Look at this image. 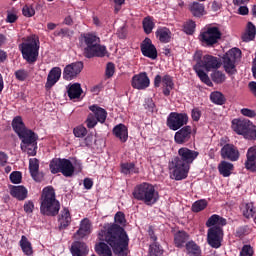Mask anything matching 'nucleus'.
<instances>
[{
	"instance_id": "412c9836",
	"label": "nucleus",
	"mask_w": 256,
	"mask_h": 256,
	"mask_svg": "<svg viewBox=\"0 0 256 256\" xmlns=\"http://www.w3.org/2000/svg\"><path fill=\"white\" fill-rule=\"evenodd\" d=\"M12 129L18 135L19 139L33 132V130L28 129L27 126H25V122H23V118L21 116H16L13 118Z\"/></svg>"
},
{
	"instance_id": "338daca9",
	"label": "nucleus",
	"mask_w": 256,
	"mask_h": 256,
	"mask_svg": "<svg viewBox=\"0 0 256 256\" xmlns=\"http://www.w3.org/2000/svg\"><path fill=\"white\" fill-rule=\"evenodd\" d=\"M19 17L11 12H8L7 17H6V23H15Z\"/></svg>"
},
{
	"instance_id": "864d4df0",
	"label": "nucleus",
	"mask_w": 256,
	"mask_h": 256,
	"mask_svg": "<svg viewBox=\"0 0 256 256\" xmlns=\"http://www.w3.org/2000/svg\"><path fill=\"white\" fill-rule=\"evenodd\" d=\"M14 75L17 81H26V79L29 77V71L25 69H19L15 71Z\"/></svg>"
},
{
	"instance_id": "e2e57ef3",
	"label": "nucleus",
	"mask_w": 256,
	"mask_h": 256,
	"mask_svg": "<svg viewBox=\"0 0 256 256\" xmlns=\"http://www.w3.org/2000/svg\"><path fill=\"white\" fill-rule=\"evenodd\" d=\"M240 113L242 115H244V117H250V118H253V117H256V113L254 110H251L249 108H242L240 110Z\"/></svg>"
},
{
	"instance_id": "13d9d810",
	"label": "nucleus",
	"mask_w": 256,
	"mask_h": 256,
	"mask_svg": "<svg viewBox=\"0 0 256 256\" xmlns=\"http://www.w3.org/2000/svg\"><path fill=\"white\" fill-rule=\"evenodd\" d=\"M244 139L256 141V126H254L253 124L250 125V128Z\"/></svg>"
},
{
	"instance_id": "2f4dec72",
	"label": "nucleus",
	"mask_w": 256,
	"mask_h": 256,
	"mask_svg": "<svg viewBox=\"0 0 256 256\" xmlns=\"http://www.w3.org/2000/svg\"><path fill=\"white\" fill-rule=\"evenodd\" d=\"M225 225H227V219H225L217 214H213L206 221V227H209V228L221 227V229H223V227H225Z\"/></svg>"
},
{
	"instance_id": "6e6d98bb",
	"label": "nucleus",
	"mask_w": 256,
	"mask_h": 256,
	"mask_svg": "<svg viewBox=\"0 0 256 256\" xmlns=\"http://www.w3.org/2000/svg\"><path fill=\"white\" fill-rule=\"evenodd\" d=\"M22 15L24 17H33L35 15V8L32 5H25L22 8Z\"/></svg>"
},
{
	"instance_id": "a19ab883",
	"label": "nucleus",
	"mask_w": 256,
	"mask_h": 256,
	"mask_svg": "<svg viewBox=\"0 0 256 256\" xmlns=\"http://www.w3.org/2000/svg\"><path fill=\"white\" fill-rule=\"evenodd\" d=\"M256 35V27L253 25V22H248L246 33L242 35V41L244 43H249V41H253Z\"/></svg>"
},
{
	"instance_id": "c756f323",
	"label": "nucleus",
	"mask_w": 256,
	"mask_h": 256,
	"mask_svg": "<svg viewBox=\"0 0 256 256\" xmlns=\"http://www.w3.org/2000/svg\"><path fill=\"white\" fill-rule=\"evenodd\" d=\"M189 241V234L183 230H179L174 234V245L178 249H183Z\"/></svg>"
},
{
	"instance_id": "f03ea898",
	"label": "nucleus",
	"mask_w": 256,
	"mask_h": 256,
	"mask_svg": "<svg viewBox=\"0 0 256 256\" xmlns=\"http://www.w3.org/2000/svg\"><path fill=\"white\" fill-rule=\"evenodd\" d=\"M199 157V151L191 150L188 147H181L176 156L168 162L169 175L175 181H183L189 177L191 165Z\"/></svg>"
},
{
	"instance_id": "a211bd4d",
	"label": "nucleus",
	"mask_w": 256,
	"mask_h": 256,
	"mask_svg": "<svg viewBox=\"0 0 256 256\" xmlns=\"http://www.w3.org/2000/svg\"><path fill=\"white\" fill-rule=\"evenodd\" d=\"M192 135L193 128H191V126L185 125L178 129V131L175 133L174 141L177 143V145H185V143H189V141H191Z\"/></svg>"
},
{
	"instance_id": "f3484780",
	"label": "nucleus",
	"mask_w": 256,
	"mask_h": 256,
	"mask_svg": "<svg viewBox=\"0 0 256 256\" xmlns=\"http://www.w3.org/2000/svg\"><path fill=\"white\" fill-rule=\"evenodd\" d=\"M131 85L133 89L143 91L151 85V80L149 79V76H147V72H140L132 77Z\"/></svg>"
},
{
	"instance_id": "c85d7f7f",
	"label": "nucleus",
	"mask_w": 256,
	"mask_h": 256,
	"mask_svg": "<svg viewBox=\"0 0 256 256\" xmlns=\"http://www.w3.org/2000/svg\"><path fill=\"white\" fill-rule=\"evenodd\" d=\"M59 229H67L71 225V212L69 208H63L58 218Z\"/></svg>"
},
{
	"instance_id": "bf43d9fd",
	"label": "nucleus",
	"mask_w": 256,
	"mask_h": 256,
	"mask_svg": "<svg viewBox=\"0 0 256 256\" xmlns=\"http://www.w3.org/2000/svg\"><path fill=\"white\" fill-rule=\"evenodd\" d=\"M144 109H147L148 111H151L153 113V110L155 109V102L153 101V98L145 99Z\"/></svg>"
},
{
	"instance_id": "b1692460",
	"label": "nucleus",
	"mask_w": 256,
	"mask_h": 256,
	"mask_svg": "<svg viewBox=\"0 0 256 256\" xmlns=\"http://www.w3.org/2000/svg\"><path fill=\"white\" fill-rule=\"evenodd\" d=\"M29 172L37 183H41L43 181V174L39 172V159L37 158H30L29 159Z\"/></svg>"
},
{
	"instance_id": "5701e85b",
	"label": "nucleus",
	"mask_w": 256,
	"mask_h": 256,
	"mask_svg": "<svg viewBox=\"0 0 256 256\" xmlns=\"http://www.w3.org/2000/svg\"><path fill=\"white\" fill-rule=\"evenodd\" d=\"M245 169L250 173H256V146H252L247 150Z\"/></svg>"
},
{
	"instance_id": "f257e3e1",
	"label": "nucleus",
	"mask_w": 256,
	"mask_h": 256,
	"mask_svg": "<svg viewBox=\"0 0 256 256\" xmlns=\"http://www.w3.org/2000/svg\"><path fill=\"white\" fill-rule=\"evenodd\" d=\"M98 240L101 242L95 245V252L99 256L129 255V235L120 225L105 223L98 231Z\"/></svg>"
},
{
	"instance_id": "473e14b6",
	"label": "nucleus",
	"mask_w": 256,
	"mask_h": 256,
	"mask_svg": "<svg viewBox=\"0 0 256 256\" xmlns=\"http://www.w3.org/2000/svg\"><path fill=\"white\" fill-rule=\"evenodd\" d=\"M160 43H171V30L167 27H159L155 32Z\"/></svg>"
},
{
	"instance_id": "774afa93",
	"label": "nucleus",
	"mask_w": 256,
	"mask_h": 256,
	"mask_svg": "<svg viewBox=\"0 0 256 256\" xmlns=\"http://www.w3.org/2000/svg\"><path fill=\"white\" fill-rule=\"evenodd\" d=\"M74 24L75 21H73V17L71 15L66 16L62 22V25H67L68 27H72Z\"/></svg>"
},
{
	"instance_id": "052dcab7",
	"label": "nucleus",
	"mask_w": 256,
	"mask_h": 256,
	"mask_svg": "<svg viewBox=\"0 0 256 256\" xmlns=\"http://www.w3.org/2000/svg\"><path fill=\"white\" fill-rule=\"evenodd\" d=\"M240 256H253V247H251V245L243 246L240 251Z\"/></svg>"
},
{
	"instance_id": "39448f33",
	"label": "nucleus",
	"mask_w": 256,
	"mask_h": 256,
	"mask_svg": "<svg viewBox=\"0 0 256 256\" xmlns=\"http://www.w3.org/2000/svg\"><path fill=\"white\" fill-rule=\"evenodd\" d=\"M132 195L136 201H142V203L148 207H153V205L159 201V191L149 182L136 185Z\"/></svg>"
},
{
	"instance_id": "09e8293b",
	"label": "nucleus",
	"mask_w": 256,
	"mask_h": 256,
	"mask_svg": "<svg viewBox=\"0 0 256 256\" xmlns=\"http://www.w3.org/2000/svg\"><path fill=\"white\" fill-rule=\"evenodd\" d=\"M197 25L195 24V21L189 20L183 25V31L186 33V35H193L195 33V27Z\"/></svg>"
},
{
	"instance_id": "a18cd8bd",
	"label": "nucleus",
	"mask_w": 256,
	"mask_h": 256,
	"mask_svg": "<svg viewBox=\"0 0 256 256\" xmlns=\"http://www.w3.org/2000/svg\"><path fill=\"white\" fill-rule=\"evenodd\" d=\"M73 30L65 27V28H61L60 30H56L54 31L53 35L54 37H61V39H71V37H73Z\"/></svg>"
},
{
	"instance_id": "58836bf2",
	"label": "nucleus",
	"mask_w": 256,
	"mask_h": 256,
	"mask_svg": "<svg viewBox=\"0 0 256 256\" xmlns=\"http://www.w3.org/2000/svg\"><path fill=\"white\" fill-rule=\"evenodd\" d=\"M69 99H79L81 97V94L83 93V89L81 88V84L74 83L70 85V87L67 90Z\"/></svg>"
},
{
	"instance_id": "9b49d317",
	"label": "nucleus",
	"mask_w": 256,
	"mask_h": 256,
	"mask_svg": "<svg viewBox=\"0 0 256 256\" xmlns=\"http://www.w3.org/2000/svg\"><path fill=\"white\" fill-rule=\"evenodd\" d=\"M241 57V49L232 48L222 58L223 67L228 75H235L237 73V60Z\"/></svg>"
},
{
	"instance_id": "8fccbe9b",
	"label": "nucleus",
	"mask_w": 256,
	"mask_h": 256,
	"mask_svg": "<svg viewBox=\"0 0 256 256\" xmlns=\"http://www.w3.org/2000/svg\"><path fill=\"white\" fill-rule=\"evenodd\" d=\"M149 253L151 256H161L163 255V249L159 244H157V242H154L150 245Z\"/></svg>"
},
{
	"instance_id": "2eb2a0df",
	"label": "nucleus",
	"mask_w": 256,
	"mask_h": 256,
	"mask_svg": "<svg viewBox=\"0 0 256 256\" xmlns=\"http://www.w3.org/2000/svg\"><path fill=\"white\" fill-rule=\"evenodd\" d=\"M220 155L222 159L232 162L239 161V157H241L239 149L233 144H225L220 150Z\"/></svg>"
},
{
	"instance_id": "de8ad7c7",
	"label": "nucleus",
	"mask_w": 256,
	"mask_h": 256,
	"mask_svg": "<svg viewBox=\"0 0 256 256\" xmlns=\"http://www.w3.org/2000/svg\"><path fill=\"white\" fill-rule=\"evenodd\" d=\"M204 209H207V200H197L192 204L193 213H200Z\"/></svg>"
},
{
	"instance_id": "0e129e2a",
	"label": "nucleus",
	"mask_w": 256,
	"mask_h": 256,
	"mask_svg": "<svg viewBox=\"0 0 256 256\" xmlns=\"http://www.w3.org/2000/svg\"><path fill=\"white\" fill-rule=\"evenodd\" d=\"M7 161H9L7 153L0 151V167H5V165H7Z\"/></svg>"
},
{
	"instance_id": "1a4fd4ad",
	"label": "nucleus",
	"mask_w": 256,
	"mask_h": 256,
	"mask_svg": "<svg viewBox=\"0 0 256 256\" xmlns=\"http://www.w3.org/2000/svg\"><path fill=\"white\" fill-rule=\"evenodd\" d=\"M20 148L23 153H27L28 157H35L37 155V141L39 139V135L35 133L34 131L29 132V134H26L25 136H22L19 138Z\"/></svg>"
},
{
	"instance_id": "603ef678",
	"label": "nucleus",
	"mask_w": 256,
	"mask_h": 256,
	"mask_svg": "<svg viewBox=\"0 0 256 256\" xmlns=\"http://www.w3.org/2000/svg\"><path fill=\"white\" fill-rule=\"evenodd\" d=\"M23 179V174H21L20 171H13L10 174V181L11 183H14V185H19Z\"/></svg>"
},
{
	"instance_id": "c03bdc74",
	"label": "nucleus",
	"mask_w": 256,
	"mask_h": 256,
	"mask_svg": "<svg viewBox=\"0 0 256 256\" xmlns=\"http://www.w3.org/2000/svg\"><path fill=\"white\" fill-rule=\"evenodd\" d=\"M210 77L213 83H216V85H221L222 83H225L227 79V76H225V73L217 69L210 74Z\"/></svg>"
},
{
	"instance_id": "9d476101",
	"label": "nucleus",
	"mask_w": 256,
	"mask_h": 256,
	"mask_svg": "<svg viewBox=\"0 0 256 256\" xmlns=\"http://www.w3.org/2000/svg\"><path fill=\"white\" fill-rule=\"evenodd\" d=\"M89 109L92 113L88 114L87 119L85 121L86 127L88 129H93L96 127L97 123H105L107 121V110L99 107L94 104L89 106Z\"/></svg>"
},
{
	"instance_id": "ea45409f",
	"label": "nucleus",
	"mask_w": 256,
	"mask_h": 256,
	"mask_svg": "<svg viewBox=\"0 0 256 256\" xmlns=\"http://www.w3.org/2000/svg\"><path fill=\"white\" fill-rule=\"evenodd\" d=\"M189 10L193 17H203L205 15V5L199 2H193L190 4Z\"/></svg>"
},
{
	"instance_id": "6e6552de",
	"label": "nucleus",
	"mask_w": 256,
	"mask_h": 256,
	"mask_svg": "<svg viewBox=\"0 0 256 256\" xmlns=\"http://www.w3.org/2000/svg\"><path fill=\"white\" fill-rule=\"evenodd\" d=\"M223 34L217 26L208 25L203 28L198 36L199 41L206 45V47H214L221 41Z\"/></svg>"
},
{
	"instance_id": "69168bd1",
	"label": "nucleus",
	"mask_w": 256,
	"mask_h": 256,
	"mask_svg": "<svg viewBox=\"0 0 256 256\" xmlns=\"http://www.w3.org/2000/svg\"><path fill=\"white\" fill-rule=\"evenodd\" d=\"M35 209V204L32 201H28L24 204L25 213H31Z\"/></svg>"
},
{
	"instance_id": "f704fd0d",
	"label": "nucleus",
	"mask_w": 256,
	"mask_h": 256,
	"mask_svg": "<svg viewBox=\"0 0 256 256\" xmlns=\"http://www.w3.org/2000/svg\"><path fill=\"white\" fill-rule=\"evenodd\" d=\"M185 249L188 256H202L201 246L193 240L185 244Z\"/></svg>"
},
{
	"instance_id": "72a5a7b5",
	"label": "nucleus",
	"mask_w": 256,
	"mask_h": 256,
	"mask_svg": "<svg viewBox=\"0 0 256 256\" xmlns=\"http://www.w3.org/2000/svg\"><path fill=\"white\" fill-rule=\"evenodd\" d=\"M193 70L195 71L197 77H199L200 81L207 85L208 87H213V82H211V78L207 75L201 65L196 64L193 66Z\"/></svg>"
},
{
	"instance_id": "f8f14e48",
	"label": "nucleus",
	"mask_w": 256,
	"mask_h": 256,
	"mask_svg": "<svg viewBox=\"0 0 256 256\" xmlns=\"http://www.w3.org/2000/svg\"><path fill=\"white\" fill-rule=\"evenodd\" d=\"M188 123L189 115L187 113L171 112L166 119V125L171 131H179Z\"/></svg>"
},
{
	"instance_id": "393cba45",
	"label": "nucleus",
	"mask_w": 256,
	"mask_h": 256,
	"mask_svg": "<svg viewBox=\"0 0 256 256\" xmlns=\"http://www.w3.org/2000/svg\"><path fill=\"white\" fill-rule=\"evenodd\" d=\"M70 251L72 256H87L89 255V246L85 242L75 241L72 243Z\"/></svg>"
},
{
	"instance_id": "5fc2aeb1",
	"label": "nucleus",
	"mask_w": 256,
	"mask_h": 256,
	"mask_svg": "<svg viewBox=\"0 0 256 256\" xmlns=\"http://www.w3.org/2000/svg\"><path fill=\"white\" fill-rule=\"evenodd\" d=\"M73 134L75 137L83 138L87 135V128L83 125L77 126L73 129Z\"/></svg>"
},
{
	"instance_id": "4468645a",
	"label": "nucleus",
	"mask_w": 256,
	"mask_h": 256,
	"mask_svg": "<svg viewBox=\"0 0 256 256\" xmlns=\"http://www.w3.org/2000/svg\"><path fill=\"white\" fill-rule=\"evenodd\" d=\"M83 67H85L83 61H77L66 65L63 70V79H65V81H73V79L83 71Z\"/></svg>"
},
{
	"instance_id": "49530a36",
	"label": "nucleus",
	"mask_w": 256,
	"mask_h": 256,
	"mask_svg": "<svg viewBox=\"0 0 256 256\" xmlns=\"http://www.w3.org/2000/svg\"><path fill=\"white\" fill-rule=\"evenodd\" d=\"M210 101L215 105H225V96L221 92H212L210 95Z\"/></svg>"
},
{
	"instance_id": "0eeeda50",
	"label": "nucleus",
	"mask_w": 256,
	"mask_h": 256,
	"mask_svg": "<svg viewBox=\"0 0 256 256\" xmlns=\"http://www.w3.org/2000/svg\"><path fill=\"white\" fill-rule=\"evenodd\" d=\"M49 167L52 175L62 173L64 177H73L75 174V166L67 158H54L50 161Z\"/></svg>"
},
{
	"instance_id": "20e7f679",
	"label": "nucleus",
	"mask_w": 256,
	"mask_h": 256,
	"mask_svg": "<svg viewBox=\"0 0 256 256\" xmlns=\"http://www.w3.org/2000/svg\"><path fill=\"white\" fill-rule=\"evenodd\" d=\"M83 42L86 47L84 48L83 55L86 59H93V57H105L107 55V47L100 45L101 38L95 33L81 34Z\"/></svg>"
},
{
	"instance_id": "3c124183",
	"label": "nucleus",
	"mask_w": 256,
	"mask_h": 256,
	"mask_svg": "<svg viewBox=\"0 0 256 256\" xmlns=\"http://www.w3.org/2000/svg\"><path fill=\"white\" fill-rule=\"evenodd\" d=\"M114 221L115 223H108L109 225H125L126 220H125V213L119 211L115 214L114 216Z\"/></svg>"
},
{
	"instance_id": "4be33fe9",
	"label": "nucleus",
	"mask_w": 256,
	"mask_h": 256,
	"mask_svg": "<svg viewBox=\"0 0 256 256\" xmlns=\"http://www.w3.org/2000/svg\"><path fill=\"white\" fill-rule=\"evenodd\" d=\"M59 79H61V69L59 67L52 68L48 73L47 81L45 83L46 91H51Z\"/></svg>"
},
{
	"instance_id": "bb28decb",
	"label": "nucleus",
	"mask_w": 256,
	"mask_h": 256,
	"mask_svg": "<svg viewBox=\"0 0 256 256\" xmlns=\"http://www.w3.org/2000/svg\"><path fill=\"white\" fill-rule=\"evenodd\" d=\"M161 83L163 87H175V82H173V76L169 74H165L163 77L157 74L154 78V87H161Z\"/></svg>"
},
{
	"instance_id": "dca6fc26",
	"label": "nucleus",
	"mask_w": 256,
	"mask_h": 256,
	"mask_svg": "<svg viewBox=\"0 0 256 256\" xmlns=\"http://www.w3.org/2000/svg\"><path fill=\"white\" fill-rule=\"evenodd\" d=\"M252 124L253 123L247 119L235 118L232 120L231 128L237 135H242L245 138Z\"/></svg>"
},
{
	"instance_id": "423d86ee",
	"label": "nucleus",
	"mask_w": 256,
	"mask_h": 256,
	"mask_svg": "<svg viewBox=\"0 0 256 256\" xmlns=\"http://www.w3.org/2000/svg\"><path fill=\"white\" fill-rule=\"evenodd\" d=\"M39 48V39L35 36L28 37L26 42L20 44L22 57L29 65H35L37 63V59H39Z\"/></svg>"
},
{
	"instance_id": "aec40b11",
	"label": "nucleus",
	"mask_w": 256,
	"mask_h": 256,
	"mask_svg": "<svg viewBox=\"0 0 256 256\" xmlns=\"http://www.w3.org/2000/svg\"><path fill=\"white\" fill-rule=\"evenodd\" d=\"M141 53L144 57L148 59H157V48L153 45V42L150 38H145L140 44Z\"/></svg>"
},
{
	"instance_id": "e433bc0d",
	"label": "nucleus",
	"mask_w": 256,
	"mask_h": 256,
	"mask_svg": "<svg viewBox=\"0 0 256 256\" xmlns=\"http://www.w3.org/2000/svg\"><path fill=\"white\" fill-rule=\"evenodd\" d=\"M121 173L123 175H137L139 174V168L135 166L133 162H125L120 164Z\"/></svg>"
},
{
	"instance_id": "7c9ffc66",
	"label": "nucleus",
	"mask_w": 256,
	"mask_h": 256,
	"mask_svg": "<svg viewBox=\"0 0 256 256\" xmlns=\"http://www.w3.org/2000/svg\"><path fill=\"white\" fill-rule=\"evenodd\" d=\"M29 191H27V188L25 186H12L10 189V195L17 199L18 201H25Z\"/></svg>"
},
{
	"instance_id": "37998d69",
	"label": "nucleus",
	"mask_w": 256,
	"mask_h": 256,
	"mask_svg": "<svg viewBox=\"0 0 256 256\" xmlns=\"http://www.w3.org/2000/svg\"><path fill=\"white\" fill-rule=\"evenodd\" d=\"M142 27L146 35H151V33H153V29H155V22L153 21V17H145L142 21Z\"/></svg>"
},
{
	"instance_id": "4c0bfd02",
	"label": "nucleus",
	"mask_w": 256,
	"mask_h": 256,
	"mask_svg": "<svg viewBox=\"0 0 256 256\" xmlns=\"http://www.w3.org/2000/svg\"><path fill=\"white\" fill-rule=\"evenodd\" d=\"M233 163L227 161H221L218 165V171L222 177H231V171H233Z\"/></svg>"
},
{
	"instance_id": "a878e982",
	"label": "nucleus",
	"mask_w": 256,
	"mask_h": 256,
	"mask_svg": "<svg viewBox=\"0 0 256 256\" xmlns=\"http://www.w3.org/2000/svg\"><path fill=\"white\" fill-rule=\"evenodd\" d=\"M113 135L116 139H119L121 143H127V139H129V130L125 124H118L112 130Z\"/></svg>"
},
{
	"instance_id": "c9c22d12",
	"label": "nucleus",
	"mask_w": 256,
	"mask_h": 256,
	"mask_svg": "<svg viewBox=\"0 0 256 256\" xmlns=\"http://www.w3.org/2000/svg\"><path fill=\"white\" fill-rule=\"evenodd\" d=\"M20 248L22 250V253L27 256L33 255V244H31V241L27 238V236L22 235L21 239L19 241Z\"/></svg>"
},
{
	"instance_id": "6ab92c4d",
	"label": "nucleus",
	"mask_w": 256,
	"mask_h": 256,
	"mask_svg": "<svg viewBox=\"0 0 256 256\" xmlns=\"http://www.w3.org/2000/svg\"><path fill=\"white\" fill-rule=\"evenodd\" d=\"M196 65H200L205 71L209 72L211 69H219L221 62L219 58L212 55H204L202 59L197 60Z\"/></svg>"
},
{
	"instance_id": "79ce46f5",
	"label": "nucleus",
	"mask_w": 256,
	"mask_h": 256,
	"mask_svg": "<svg viewBox=\"0 0 256 256\" xmlns=\"http://www.w3.org/2000/svg\"><path fill=\"white\" fill-rule=\"evenodd\" d=\"M242 215L245 219H253L256 215V208L253 205V202H249L243 205L242 207Z\"/></svg>"
},
{
	"instance_id": "680f3d73",
	"label": "nucleus",
	"mask_w": 256,
	"mask_h": 256,
	"mask_svg": "<svg viewBox=\"0 0 256 256\" xmlns=\"http://www.w3.org/2000/svg\"><path fill=\"white\" fill-rule=\"evenodd\" d=\"M201 109L199 108H194L191 111V118L193 121H195L196 123L199 121V119H201Z\"/></svg>"
},
{
	"instance_id": "cd10ccee",
	"label": "nucleus",
	"mask_w": 256,
	"mask_h": 256,
	"mask_svg": "<svg viewBox=\"0 0 256 256\" xmlns=\"http://www.w3.org/2000/svg\"><path fill=\"white\" fill-rule=\"evenodd\" d=\"M76 237H79V239H83V237H87V235H91V221L89 218H84L80 222V227L76 232Z\"/></svg>"
},
{
	"instance_id": "7ed1b4c3",
	"label": "nucleus",
	"mask_w": 256,
	"mask_h": 256,
	"mask_svg": "<svg viewBox=\"0 0 256 256\" xmlns=\"http://www.w3.org/2000/svg\"><path fill=\"white\" fill-rule=\"evenodd\" d=\"M61 210V203L55 196V188L47 186L42 190L40 197V213L46 217H57Z\"/></svg>"
},
{
	"instance_id": "4d7b16f0",
	"label": "nucleus",
	"mask_w": 256,
	"mask_h": 256,
	"mask_svg": "<svg viewBox=\"0 0 256 256\" xmlns=\"http://www.w3.org/2000/svg\"><path fill=\"white\" fill-rule=\"evenodd\" d=\"M105 75L108 79H111L115 75V64L113 62H108L106 65Z\"/></svg>"
},
{
	"instance_id": "ddd939ff",
	"label": "nucleus",
	"mask_w": 256,
	"mask_h": 256,
	"mask_svg": "<svg viewBox=\"0 0 256 256\" xmlns=\"http://www.w3.org/2000/svg\"><path fill=\"white\" fill-rule=\"evenodd\" d=\"M223 237H225V233L223 228L219 226L211 227L207 231V243L212 249H219L221 247Z\"/></svg>"
}]
</instances>
